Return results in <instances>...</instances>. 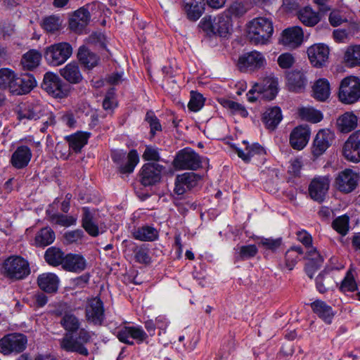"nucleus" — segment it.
Instances as JSON below:
<instances>
[{"label":"nucleus","instance_id":"1","mask_svg":"<svg viewBox=\"0 0 360 360\" xmlns=\"http://www.w3.org/2000/svg\"><path fill=\"white\" fill-rule=\"evenodd\" d=\"M248 37L255 44H266L274 32L273 22L267 18H256L248 25Z\"/></svg>","mask_w":360,"mask_h":360},{"label":"nucleus","instance_id":"2","mask_svg":"<svg viewBox=\"0 0 360 360\" xmlns=\"http://www.w3.org/2000/svg\"><path fill=\"white\" fill-rule=\"evenodd\" d=\"M72 47L68 42H59L46 46L44 57L48 65L58 67L65 63L72 54Z\"/></svg>","mask_w":360,"mask_h":360},{"label":"nucleus","instance_id":"3","mask_svg":"<svg viewBox=\"0 0 360 360\" xmlns=\"http://www.w3.org/2000/svg\"><path fill=\"white\" fill-rule=\"evenodd\" d=\"M2 274L10 279H24L30 274L29 262L20 256L10 257L4 262Z\"/></svg>","mask_w":360,"mask_h":360},{"label":"nucleus","instance_id":"4","mask_svg":"<svg viewBox=\"0 0 360 360\" xmlns=\"http://www.w3.org/2000/svg\"><path fill=\"white\" fill-rule=\"evenodd\" d=\"M41 88L50 96L56 98H63L68 96L69 86L64 83L59 76L48 72L44 75Z\"/></svg>","mask_w":360,"mask_h":360},{"label":"nucleus","instance_id":"5","mask_svg":"<svg viewBox=\"0 0 360 360\" xmlns=\"http://www.w3.org/2000/svg\"><path fill=\"white\" fill-rule=\"evenodd\" d=\"M338 96L342 103L352 104L360 98V81L354 77L343 79L339 88Z\"/></svg>","mask_w":360,"mask_h":360},{"label":"nucleus","instance_id":"6","mask_svg":"<svg viewBox=\"0 0 360 360\" xmlns=\"http://www.w3.org/2000/svg\"><path fill=\"white\" fill-rule=\"evenodd\" d=\"M201 159L198 153L191 148L181 150L176 155L172 165L176 169L196 170L201 167Z\"/></svg>","mask_w":360,"mask_h":360},{"label":"nucleus","instance_id":"7","mask_svg":"<svg viewBox=\"0 0 360 360\" xmlns=\"http://www.w3.org/2000/svg\"><path fill=\"white\" fill-rule=\"evenodd\" d=\"M126 156V153L123 150H114L111 154L112 160L114 162L120 165L119 172L120 174H130L133 172L135 167L139 162V156L137 151L134 149L131 150L127 154V162L123 165V160Z\"/></svg>","mask_w":360,"mask_h":360},{"label":"nucleus","instance_id":"8","mask_svg":"<svg viewBox=\"0 0 360 360\" xmlns=\"http://www.w3.org/2000/svg\"><path fill=\"white\" fill-rule=\"evenodd\" d=\"M116 335L121 342L129 345H134V340L141 344L148 338L147 333L141 326H124L117 330Z\"/></svg>","mask_w":360,"mask_h":360},{"label":"nucleus","instance_id":"9","mask_svg":"<svg viewBox=\"0 0 360 360\" xmlns=\"http://www.w3.org/2000/svg\"><path fill=\"white\" fill-rule=\"evenodd\" d=\"M102 300L98 297L88 300L85 307V316L88 322L96 326H101L104 321L105 314Z\"/></svg>","mask_w":360,"mask_h":360},{"label":"nucleus","instance_id":"10","mask_svg":"<svg viewBox=\"0 0 360 360\" xmlns=\"http://www.w3.org/2000/svg\"><path fill=\"white\" fill-rule=\"evenodd\" d=\"M335 134L328 129H320L316 134L311 146V153L316 158L322 155L332 145Z\"/></svg>","mask_w":360,"mask_h":360},{"label":"nucleus","instance_id":"11","mask_svg":"<svg viewBox=\"0 0 360 360\" xmlns=\"http://www.w3.org/2000/svg\"><path fill=\"white\" fill-rule=\"evenodd\" d=\"M82 210V226L89 236L96 237L105 232V224L98 222L94 218V212L91 210L89 207H83Z\"/></svg>","mask_w":360,"mask_h":360},{"label":"nucleus","instance_id":"12","mask_svg":"<svg viewBox=\"0 0 360 360\" xmlns=\"http://www.w3.org/2000/svg\"><path fill=\"white\" fill-rule=\"evenodd\" d=\"M27 339L22 334H10L0 340V352L7 355L11 352H20L25 349Z\"/></svg>","mask_w":360,"mask_h":360},{"label":"nucleus","instance_id":"13","mask_svg":"<svg viewBox=\"0 0 360 360\" xmlns=\"http://www.w3.org/2000/svg\"><path fill=\"white\" fill-rule=\"evenodd\" d=\"M266 65L263 54L254 51L239 57L238 66L240 71H255L262 68Z\"/></svg>","mask_w":360,"mask_h":360},{"label":"nucleus","instance_id":"14","mask_svg":"<svg viewBox=\"0 0 360 360\" xmlns=\"http://www.w3.org/2000/svg\"><path fill=\"white\" fill-rule=\"evenodd\" d=\"M343 155L350 162H360V130L349 136L343 146Z\"/></svg>","mask_w":360,"mask_h":360},{"label":"nucleus","instance_id":"15","mask_svg":"<svg viewBox=\"0 0 360 360\" xmlns=\"http://www.w3.org/2000/svg\"><path fill=\"white\" fill-rule=\"evenodd\" d=\"M304 33L298 26L288 27L282 32L280 43L291 49H295L303 41Z\"/></svg>","mask_w":360,"mask_h":360},{"label":"nucleus","instance_id":"16","mask_svg":"<svg viewBox=\"0 0 360 360\" xmlns=\"http://www.w3.org/2000/svg\"><path fill=\"white\" fill-rule=\"evenodd\" d=\"M307 55L314 67H322L328 59L329 49L323 44H315L308 48Z\"/></svg>","mask_w":360,"mask_h":360},{"label":"nucleus","instance_id":"17","mask_svg":"<svg viewBox=\"0 0 360 360\" xmlns=\"http://www.w3.org/2000/svg\"><path fill=\"white\" fill-rule=\"evenodd\" d=\"M310 137V129L307 125L295 127L290 136V146L296 150L303 149L307 144Z\"/></svg>","mask_w":360,"mask_h":360},{"label":"nucleus","instance_id":"18","mask_svg":"<svg viewBox=\"0 0 360 360\" xmlns=\"http://www.w3.org/2000/svg\"><path fill=\"white\" fill-rule=\"evenodd\" d=\"M46 114L47 109L45 106L39 103H32L21 108L18 112V117L20 120H37L43 118Z\"/></svg>","mask_w":360,"mask_h":360},{"label":"nucleus","instance_id":"19","mask_svg":"<svg viewBox=\"0 0 360 360\" xmlns=\"http://www.w3.org/2000/svg\"><path fill=\"white\" fill-rule=\"evenodd\" d=\"M32 156V151L28 146H20L13 153L10 162L15 169H23L28 165Z\"/></svg>","mask_w":360,"mask_h":360},{"label":"nucleus","instance_id":"20","mask_svg":"<svg viewBox=\"0 0 360 360\" xmlns=\"http://www.w3.org/2000/svg\"><path fill=\"white\" fill-rule=\"evenodd\" d=\"M36 86V81L32 75H24L17 77L11 85L10 92L17 95L25 94L30 92Z\"/></svg>","mask_w":360,"mask_h":360},{"label":"nucleus","instance_id":"21","mask_svg":"<svg viewBox=\"0 0 360 360\" xmlns=\"http://www.w3.org/2000/svg\"><path fill=\"white\" fill-rule=\"evenodd\" d=\"M90 20V13L84 8L76 11L70 20V28L76 32H82Z\"/></svg>","mask_w":360,"mask_h":360},{"label":"nucleus","instance_id":"22","mask_svg":"<svg viewBox=\"0 0 360 360\" xmlns=\"http://www.w3.org/2000/svg\"><path fill=\"white\" fill-rule=\"evenodd\" d=\"M59 279L52 273L40 274L37 278V284L41 290L47 293L56 292L58 288Z\"/></svg>","mask_w":360,"mask_h":360},{"label":"nucleus","instance_id":"23","mask_svg":"<svg viewBox=\"0 0 360 360\" xmlns=\"http://www.w3.org/2000/svg\"><path fill=\"white\" fill-rule=\"evenodd\" d=\"M184 9L189 20L195 21L204 11V0H182Z\"/></svg>","mask_w":360,"mask_h":360},{"label":"nucleus","instance_id":"24","mask_svg":"<svg viewBox=\"0 0 360 360\" xmlns=\"http://www.w3.org/2000/svg\"><path fill=\"white\" fill-rule=\"evenodd\" d=\"M260 86V91H257L259 96L262 98L271 101L274 99L278 92V81L272 77H265L261 83H257Z\"/></svg>","mask_w":360,"mask_h":360},{"label":"nucleus","instance_id":"25","mask_svg":"<svg viewBox=\"0 0 360 360\" xmlns=\"http://www.w3.org/2000/svg\"><path fill=\"white\" fill-rule=\"evenodd\" d=\"M62 267L69 271L80 272L86 267V260L80 255L68 254L65 256Z\"/></svg>","mask_w":360,"mask_h":360},{"label":"nucleus","instance_id":"26","mask_svg":"<svg viewBox=\"0 0 360 360\" xmlns=\"http://www.w3.org/2000/svg\"><path fill=\"white\" fill-rule=\"evenodd\" d=\"M231 18L224 13L214 18L211 28L213 32L226 37L231 30Z\"/></svg>","mask_w":360,"mask_h":360},{"label":"nucleus","instance_id":"27","mask_svg":"<svg viewBox=\"0 0 360 360\" xmlns=\"http://www.w3.org/2000/svg\"><path fill=\"white\" fill-rule=\"evenodd\" d=\"M60 345L61 349L66 352H77L85 356H87L89 354L87 348L84 345L68 335L60 340Z\"/></svg>","mask_w":360,"mask_h":360},{"label":"nucleus","instance_id":"28","mask_svg":"<svg viewBox=\"0 0 360 360\" xmlns=\"http://www.w3.org/2000/svg\"><path fill=\"white\" fill-rule=\"evenodd\" d=\"M60 75L71 84H79L83 79L79 65L77 63L71 62L60 70Z\"/></svg>","mask_w":360,"mask_h":360},{"label":"nucleus","instance_id":"29","mask_svg":"<svg viewBox=\"0 0 360 360\" xmlns=\"http://www.w3.org/2000/svg\"><path fill=\"white\" fill-rule=\"evenodd\" d=\"M312 311L325 323L330 324L334 316V312L330 306L322 300H316L311 304Z\"/></svg>","mask_w":360,"mask_h":360},{"label":"nucleus","instance_id":"30","mask_svg":"<svg viewBox=\"0 0 360 360\" xmlns=\"http://www.w3.org/2000/svg\"><path fill=\"white\" fill-rule=\"evenodd\" d=\"M164 169L165 167L160 164L146 163L142 166L139 174L142 180H160Z\"/></svg>","mask_w":360,"mask_h":360},{"label":"nucleus","instance_id":"31","mask_svg":"<svg viewBox=\"0 0 360 360\" xmlns=\"http://www.w3.org/2000/svg\"><path fill=\"white\" fill-rule=\"evenodd\" d=\"M358 117L352 112H347L337 120L338 129L342 133H348L354 130L358 124Z\"/></svg>","mask_w":360,"mask_h":360},{"label":"nucleus","instance_id":"32","mask_svg":"<svg viewBox=\"0 0 360 360\" xmlns=\"http://www.w3.org/2000/svg\"><path fill=\"white\" fill-rule=\"evenodd\" d=\"M288 86L294 92L302 91L307 84L304 74L301 71H292L287 75Z\"/></svg>","mask_w":360,"mask_h":360},{"label":"nucleus","instance_id":"33","mask_svg":"<svg viewBox=\"0 0 360 360\" xmlns=\"http://www.w3.org/2000/svg\"><path fill=\"white\" fill-rule=\"evenodd\" d=\"M77 58L81 64L88 69H91L96 66L99 60L96 54L84 46L79 47L77 52Z\"/></svg>","mask_w":360,"mask_h":360},{"label":"nucleus","instance_id":"34","mask_svg":"<svg viewBox=\"0 0 360 360\" xmlns=\"http://www.w3.org/2000/svg\"><path fill=\"white\" fill-rule=\"evenodd\" d=\"M133 237L141 241H154L158 238V231L151 226H142L132 232Z\"/></svg>","mask_w":360,"mask_h":360},{"label":"nucleus","instance_id":"35","mask_svg":"<svg viewBox=\"0 0 360 360\" xmlns=\"http://www.w3.org/2000/svg\"><path fill=\"white\" fill-rule=\"evenodd\" d=\"M328 188V181H311L309 193L311 199L321 202L323 201Z\"/></svg>","mask_w":360,"mask_h":360},{"label":"nucleus","instance_id":"36","mask_svg":"<svg viewBox=\"0 0 360 360\" xmlns=\"http://www.w3.org/2000/svg\"><path fill=\"white\" fill-rule=\"evenodd\" d=\"M281 120V111L278 107L269 108L264 113L263 121L268 129H274Z\"/></svg>","mask_w":360,"mask_h":360},{"label":"nucleus","instance_id":"37","mask_svg":"<svg viewBox=\"0 0 360 360\" xmlns=\"http://www.w3.org/2000/svg\"><path fill=\"white\" fill-rule=\"evenodd\" d=\"M55 238L54 231L50 227H44L37 233L34 243L37 247H45L51 244Z\"/></svg>","mask_w":360,"mask_h":360},{"label":"nucleus","instance_id":"38","mask_svg":"<svg viewBox=\"0 0 360 360\" xmlns=\"http://www.w3.org/2000/svg\"><path fill=\"white\" fill-rule=\"evenodd\" d=\"M41 54L36 50H30L23 55L21 65L24 70H32L39 65Z\"/></svg>","mask_w":360,"mask_h":360},{"label":"nucleus","instance_id":"39","mask_svg":"<svg viewBox=\"0 0 360 360\" xmlns=\"http://www.w3.org/2000/svg\"><path fill=\"white\" fill-rule=\"evenodd\" d=\"M60 323L65 330L71 333L78 330L81 325L79 318L71 311L65 312L63 315Z\"/></svg>","mask_w":360,"mask_h":360},{"label":"nucleus","instance_id":"40","mask_svg":"<svg viewBox=\"0 0 360 360\" xmlns=\"http://www.w3.org/2000/svg\"><path fill=\"white\" fill-rule=\"evenodd\" d=\"M298 18L302 24L309 27H313L320 21L319 13L309 7L300 10L298 13Z\"/></svg>","mask_w":360,"mask_h":360},{"label":"nucleus","instance_id":"41","mask_svg":"<svg viewBox=\"0 0 360 360\" xmlns=\"http://www.w3.org/2000/svg\"><path fill=\"white\" fill-rule=\"evenodd\" d=\"M44 259L49 265L57 266L63 264L65 255L60 248L51 247L45 252Z\"/></svg>","mask_w":360,"mask_h":360},{"label":"nucleus","instance_id":"42","mask_svg":"<svg viewBox=\"0 0 360 360\" xmlns=\"http://www.w3.org/2000/svg\"><path fill=\"white\" fill-rule=\"evenodd\" d=\"M314 97L320 101H326L330 95V86L325 79H320L313 86Z\"/></svg>","mask_w":360,"mask_h":360},{"label":"nucleus","instance_id":"43","mask_svg":"<svg viewBox=\"0 0 360 360\" xmlns=\"http://www.w3.org/2000/svg\"><path fill=\"white\" fill-rule=\"evenodd\" d=\"M236 261H243L254 257L258 252L255 245L237 246L234 248Z\"/></svg>","mask_w":360,"mask_h":360},{"label":"nucleus","instance_id":"44","mask_svg":"<svg viewBox=\"0 0 360 360\" xmlns=\"http://www.w3.org/2000/svg\"><path fill=\"white\" fill-rule=\"evenodd\" d=\"M304 253L300 246H292L285 252V266L290 270H292L296 265L299 256Z\"/></svg>","mask_w":360,"mask_h":360},{"label":"nucleus","instance_id":"45","mask_svg":"<svg viewBox=\"0 0 360 360\" xmlns=\"http://www.w3.org/2000/svg\"><path fill=\"white\" fill-rule=\"evenodd\" d=\"M237 154L245 162H248L250 160L251 157H253L255 155H264L265 154V150L264 148L258 143H254L252 146H246L245 151L237 150Z\"/></svg>","mask_w":360,"mask_h":360},{"label":"nucleus","instance_id":"46","mask_svg":"<svg viewBox=\"0 0 360 360\" xmlns=\"http://www.w3.org/2000/svg\"><path fill=\"white\" fill-rule=\"evenodd\" d=\"M89 135L85 133H77L68 138L70 148L78 153L87 143Z\"/></svg>","mask_w":360,"mask_h":360},{"label":"nucleus","instance_id":"47","mask_svg":"<svg viewBox=\"0 0 360 360\" xmlns=\"http://www.w3.org/2000/svg\"><path fill=\"white\" fill-rule=\"evenodd\" d=\"M62 20L60 17L50 15L44 18L41 22L42 28L48 33H55L60 30Z\"/></svg>","mask_w":360,"mask_h":360},{"label":"nucleus","instance_id":"48","mask_svg":"<svg viewBox=\"0 0 360 360\" xmlns=\"http://www.w3.org/2000/svg\"><path fill=\"white\" fill-rule=\"evenodd\" d=\"M15 72L8 68L0 69V89L11 90V85L16 78Z\"/></svg>","mask_w":360,"mask_h":360},{"label":"nucleus","instance_id":"49","mask_svg":"<svg viewBox=\"0 0 360 360\" xmlns=\"http://www.w3.org/2000/svg\"><path fill=\"white\" fill-rule=\"evenodd\" d=\"M345 59L351 67L360 66V45L347 48L345 53Z\"/></svg>","mask_w":360,"mask_h":360},{"label":"nucleus","instance_id":"50","mask_svg":"<svg viewBox=\"0 0 360 360\" xmlns=\"http://www.w3.org/2000/svg\"><path fill=\"white\" fill-rule=\"evenodd\" d=\"M248 11L245 4L241 1H233L226 10L225 13L231 18H240L243 16Z\"/></svg>","mask_w":360,"mask_h":360},{"label":"nucleus","instance_id":"51","mask_svg":"<svg viewBox=\"0 0 360 360\" xmlns=\"http://www.w3.org/2000/svg\"><path fill=\"white\" fill-rule=\"evenodd\" d=\"M299 115L302 119L313 123L319 122L323 118L320 111L313 108H302L299 110Z\"/></svg>","mask_w":360,"mask_h":360},{"label":"nucleus","instance_id":"52","mask_svg":"<svg viewBox=\"0 0 360 360\" xmlns=\"http://www.w3.org/2000/svg\"><path fill=\"white\" fill-rule=\"evenodd\" d=\"M221 104L226 108L230 110L232 113L238 114L243 117L248 116V112L243 105L229 99H222Z\"/></svg>","mask_w":360,"mask_h":360},{"label":"nucleus","instance_id":"53","mask_svg":"<svg viewBox=\"0 0 360 360\" xmlns=\"http://www.w3.org/2000/svg\"><path fill=\"white\" fill-rule=\"evenodd\" d=\"M333 284L332 278L326 273L319 274L316 278V288L321 293L326 292Z\"/></svg>","mask_w":360,"mask_h":360},{"label":"nucleus","instance_id":"54","mask_svg":"<svg viewBox=\"0 0 360 360\" xmlns=\"http://www.w3.org/2000/svg\"><path fill=\"white\" fill-rule=\"evenodd\" d=\"M51 221L62 226L68 227L75 225L77 222V217L62 214H53L51 217Z\"/></svg>","mask_w":360,"mask_h":360},{"label":"nucleus","instance_id":"55","mask_svg":"<svg viewBox=\"0 0 360 360\" xmlns=\"http://www.w3.org/2000/svg\"><path fill=\"white\" fill-rule=\"evenodd\" d=\"M205 99L202 94L198 92H191V99L188 104L189 110L197 112L204 105Z\"/></svg>","mask_w":360,"mask_h":360},{"label":"nucleus","instance_id":"56","mask_svg":"<svg viewBox=\"0 0 360 360\" xmlns=\"http://www.w3.org/2000/svg\"><path fill=\"white\" fill-rule=\"evenodd\" d=\"M333 229L342 235H346L349 229V217L346 215L336 218L333 222Z\"/></svg>","mask_w":360,"mask_h":360},{"label":"nucleus","instance_id":"57","mask_svg":"<svg viewBox=\"0 0 360 360\" xmlns=\"http://www.w3.org/2000/svg\"><path fill=\"white\" fill-rule=\"evenodd\" d=\"M134 257L137 262L140 264H149L151 258L149 255L148 249L144 245L136 247L134 250Z\"/></svg>","mask_w":360,"mask_h":360},{"label":"nucleus","instance_id":"58","mask_svg":"<svg viewBox=\"0 0 360 360\" xmlns=\"http://www.w3.org/2000/svg\"><path fill=\"white\" fill-rule=\"evenodd\" d=\"M282 244V238H262L259 242V245L266 250H269L272 252L278 250Z\"/></svg>","mask_w":360,"mask_h":360},{"label":"nucleus","instance_id":"59","mask_svg":"<svg viewBox=\"0 0 360 360\" xmlns=\"http://www.w3.org/2000/svg\"><path fill=\"white\" fill-rule=\"evenodd\" d=\"M340 289L342 292H354L357 290V285L350 271L347 273L346 276L342 281Z\"/></svg>","mask_w":360,"mask_h":360},{"label":"nucleus","instance_id":"60","mask_svg":"<svg viewBox=\"0 0 360 360\" xmlns=\"http://www.w3.org/2000/svg\"><path fill=\"white\" fill-rule=\"evenodd\" d=\"M146 120L148 122L150 127V133L153 136L155 134L156 131L162 130L161 124L158 117L153 114V112H148L146 115Z\"/></svg>","mask_w":360,"mask_h":360},{"label":"nucleus","instance_id":"61","mask_svg":"<svg viewBox=\"0 0 360 360\" xmlns=\"http://www.w3.org/2000/svg\"><path fill=\"white\" fill-rule=\"evenodd\" d=\"M84 236V232L81 229L68 231L64 234V238L68 244L78 243L82 240Z\"/></svg>","mask_w":360,"mask_h":360},{"label":"nucleus","instance_id":"62","mask_svg":"<svg viewBox=\"0 0 360 360\" xmlns=\"http://www.w3.org/2000/svg\"><path fill=\"white\" fill-rule=\"evenodd\" d=\"M142 158L146 161H158L160 159L158 148L151 146L146 147Z\"/></svg>","mask_w":360,"mask_h":360},{"label":"nucleus","instance_id":"63","mask_svg":"<svg viewBox=\"0 0 360 360\" xmlns=\"http://www.w3.org/2000/svg\"><path fill=\"white\" fill-rule=\"evenodd\" d=\"M360 178L359 172L352 169H345L339 172L335 180H358Z\"/></svg>","mask_w":360,"mask_h":360},{"label":"nucleus","instance_id":"64","mask_svg":"<svg viewBox=\"0 0 360 360\" xmlns=\"http://www.w3.org/2000/svg\"><path fill=\"white\" fill-rule=\"evenodd\" d=\"M277 62L281 68L287 69L292 67L295 63V58L292 54L285 53L278 56Z\"/></svg>","mask_w":360,"mask_h":360}]
</instances>
